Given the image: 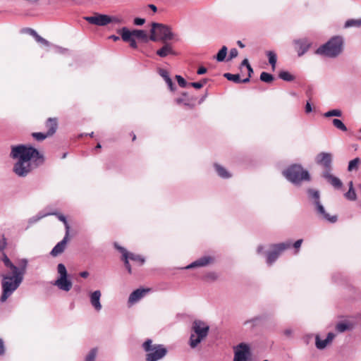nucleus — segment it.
I'll return each instance as SVG.
<instances>
[{"instance_id":"f257e3e1","label":"nucleus","mask_w":361,"mask_h":361,"mask_svg":"<svg viewBox=\"0 0 361 361\" xmlns=\"http://www.w3.org/2000/svg\"><path fill=\"white\" fill-rule=\"evenodd\" d=\"M11 157L18 159L13 166V171L20 177L27 176L44 162L43 155L37 149L24 145L13 146Z\"/></svg>"},{"instance_id":"f03ea898","label":"nucleus","mask_w":361,"mask_h":361,"mask_svg":"<svg viewBox=\"0 0 361 361\" xmlns=\"http://www.w3.org/2000/svg\"><path fill=\"white\" fill-rule=\"evenodd\" d=\"M2 261L5 267L9 269L12 273V276L8 274H1L2 281V294L0 298L1 302H5L8 297L19 287L23 280V276L26 272L27 260L25 259H20L16 266L9 259L7 255L4 253Z\"/></svg>"},{"instance_id":"7ed1b4c3","label":"nucleus","mask_w":361,"mask_h":361,"mask_svg":"<svg viewBox=\"0 0 361 361\" xmlns=\"http://www.w3.org/2000/svg\"><path fill=\"white\" fill-rule=\"evenodd\" d=\"M343 45V41L341 37H333L326 43L319 47L315 53L319 55L334 58L341 53Z\"/></svg>"},{"instance_id":"20e7f679","label":"nucleus","mask_w":361,"mask_h":361,"mask_svg":"<svg viewBox=\"0 0 361 361\" xmlns=\"http://www.w3.org/2000/svg\"><path fill=\"white\" fill-rule=\"evenodd\" d=\"M143 350L147 352L146 361H158L167 353V349L161 344H152V340L147 339L142 344Z\"/></svg>"},{"instance_id":"39448f33","label":"nucleus","mask_w":361,"mask_h":361,"mask_svg":"<svg viewBox=\"0 0 361 361\" xmlns=\"http://www.w3.org/2000/svg\"><path fill=\"white\" fill-rule=\"evenodd\" d=\"M150 32L151 35L149 36V39L153 42H156L157 40L166 42L171 40L174 36L169 26L158 23H152Z\"/></svg>"},{"instance_id":"423d86ee","label":"nucleus","mask_w":361,"mask_h":361,"mask_svg":"<svg viewBox=\"0 0 361 361\" xmlns=\"http://www.w3.org/2000/svg\"><path fill=\"white\" fill-rule=\"evenodd\" d=\"M114 247L121 253V260L123 262L124 266L129 274H132V267L129 260L133 261L137 266H142L145 264V259L142 256L128 252L117 243H114Z\"/></svg>"},{"instance_id":"0eeeda50","label":"nucleus","mask_w":361,"mask_h":361,"mask_svg":"<svg viewBox=\"0 0 361 361\" xmlns=\"http://www.w3.org/2000/svg\"><path fill=\"white\" fill-rule=\"evenodd\" d=\"M192 329L193 333L190 338V345L194 348L207 336L209 327L203 322L195 321Z\"/></svg>"},{"instance_id":"6e6552de","label":"nucleus","mask_w":361,"mask_h":361,"mask_svg":"<svg viewBox=\"0 0 361 361\" xmlns=\"http://www.w3.org/2000/svg\"><path fill=\"white\" fill-rule=\"evenodd\" d=\"M284 176L291 182L299 183L302 180H310L307 171L300 165H293L283 172Z\"/></svg>"},{"instance_id":"1a4fd4ad","label":"nucleus","mask_w":361,"mask_h":361,"mask_svg":"<svg viewBox=\"0 0 361 361\" xmlns=\"http://www.w3.org/2000/svg\"><path fill=\"white\" fill-rule=\"evenodd\" d=\"M308 194L311 198L314 200V204L316 206V209H317L318 214L324 219H325L331 223H335L337 221V216L336 215L331 216L329 214H328L325 211L324 207L322 205V204L319 202V192L317 190L310 189V190H308Z\"/></svg>"},{"instance_id":"9d476101","label":"nucleus","mask_w":361,"mask_h":361,"mask_svg":"<svg viewBox=\"0 0 361 361\" xmlns=\"http://www.w3.org/2000/svg\"><path fill=\"white\" fill-rule=\"evenodd\" d=\"M290 243H281L272 245V250L267 253V262L271 264L274 262L282 252L290 247Z\"/></svg>"},{"instance_id":"9b49d317","label":"nucleus","mask_w":361,"mask_h":361,"mask_svg":"<svg viewBox=\"0 0 361 361\" xmlns=\"http://www.w3.org/2000/svg\"><path fill=\"white\" fill-rule=\"evenodd\" d=\"M250 356V346L241 343L235 348L233 361H247Z\"/></svg>"},{"instance_id":"f8f14e48","label":"nucleus","mask_w":361,"mask_h":361,"mask_svg":"<svg viewBox=\"0 0 361 361\" xmlns=\"http://www.w3.org/2000/svg\"><path fill=\"white\" fill-rule=\"evenodd\" d=\"M316 161L318 164L322 166L326 171H329L331 168L332 154L328 152H321L317 154Z\"/></svg>"},{"instance_id":"ddd939ff","label":"nucleus","mask_w":361,"mask_h":361,"mask_svg":"<svg viewBox=\"0 0 361 361\" xmlns=\"http://www.w3.org/2000/svg\"><path fill=\"white\" fill-rule=\"evenodd\" d=\"M85 20L92 25L105 26L109 24V16L105 14L96 13L92 16L85 18Z\"/></svg>"},{"instance_id":"4468645a","label":"nucleus","mask_w":361,"mask_h":361,"mask_svg":"<svg viewBox=\"0 0 361 361\" xmlns=\"http://www.w3.org/2000/svg\"><path fill=\"white\" fill-rule=\"evenodd\" d=\"M295 50L298 56H302L306 53L311 46V43L307 39H300L294 40Z\"/></svg>"},{"instance_id":"2eb2a0df","label":"nucleus","mask_w":361,"mask_h":361,"mask_svg":"<svg viewBox=\"0 0 361 361\" xmlns=\"http://www.w3.org/2000/svg\"><path fill=\"white\" fill-rule=\"evenodd\" d=\"M118 33L121 35L122 39L125 42H129L131 48H133V49L137 48V42H136L135 38L130 36V30H128L126 27H123L121 30H118Z\"/></svg>"},{"instance_id":"dca6fc26","label":"nucleus","mask_w":361,"mask_h":361,"mask_svg":"<svg viewBox=\"0 0 361 361\" xmlns=\"http://www.w3.org/2000/svg\"><path fill=\"white\" fill-rule=\"evenodd\" d=\"M151 290L150 288H138L133 292L129 296L128 303L134 304L143 298L147 293Z\"/></svg>"},{"instance_id":"f3484780","label":"nucleus","mask_w":361,"mask_h":361,"mask_svg":"<svg viewBox=\"0 0 361 361\" xmlns=\"http://www.w3.org/2000/svg\"><path fill=\"white\" fill-rule=\"evenodd\" d=\"M69 240V234L66 233L63 239L58 243L52 249L51 252V255L54 257L58 256L59 255L61 254L67 245V243Z\"/></svg>"},{"instance_id":"a211bd4d","label":"nucleus","mask_w":361,"mask_h":361,"mask_svg":"<svg viewBox=\"0 0 361 361\" xmlns=\"http://www.w3.org/2000/svg\"><path fill=\"white\" fill-rule=\"evenodd\" d=\"M214 257L211 256H204L202 257L199 258L190 265H188L186 269H191L194 267H205L209 264H212L214 262Z\"/></svg>"},{"instance_id":"6ab92c4d","label":"nucleus","mask_w":361,"mask_h":361,"mask_svg":"<svg viewBox=\"0 0 361 361\" xmlns=\"http://www.w3.org/2000/svg\"><path fill=\"white\" fill-rule=\"evenodd\" d=\"M45 126L47 128V133L48 135L52 136L58 128V120L56 118H49L45 123Z\"/></svg>"},{"instance_id":"aec40b11","label":"nucleus","mask_w":361,"mask_h":361,"mask_svg":"<svg viewBox=\"0 0 361 361\" xmlns=\"http://www.w3.org/2000/svg\"><path fill=\"white\" fill-rule=\"evenodd\" d=\"M54 285L57 286L59 289L68 291L72 288V283L67 277H59L56 281Z\"/></svg>"},{"instance_id":"412c9836","label":"nucleus","mask_w":361,"mask_h":361,"mask_svg":"<svg viewBox=\"0 0 361 361\" xmlns=\"http://www.w3.org/2000/svg\"><path fill=\"white\" fill-rule=\"evenodd\" d=\"M101 292L99 290H95L90 295V302L97 311H99L102 309V305L100 303Z\"/></svg>"},{"instance_id":"4be33fe9","label":"nucleus","mask_w":361,"mask_h":361,"mask_svg":"<svg viewBox=\"0 0 361 361\" xmlns=\"http://www.w3.org/2000/svg\"><path fill=\"white\" fill-rule=\"evenodd\" d=\"M157 54L160 57H166L170 54L174 55L175 51L173 50L172 46L166 43L160 49L157 51Z\"/></svg>"},{"instance_id":"5701e85b","label":"nucleus","mask_w":361,"mask_h":361,"mask_svg":"<svg viewBox=\"0 0 361 361\" xmlns=\"http://www.w3.org/2000/svg\"><path fill=\"white\" fill-rule=\"evenodd\" d=\"M130 36L132 37H136L145 42H147L148 36L147 32L142 30H130Z\"/></svg>"},{"instance_id":"b1692460","label":"nucleus","mask_w":361,"mask_h":361,"mask_svg":"<svg viewBox=\"0 0 361 361\" xmlns=\"http://www.w3.org/2000/svg\"><path fill=\"white\" fill-rule=\"evenodd\" d=\"M324 177L327 179L328 182L331 183L334 188H339L342 186V182L339 178L331 175L329 171H325Z\"/></svg>"},{"instance_id":"393cba45","label":"nucleus","mask_w":361,"mask_h":361,"mask_svg":"<svg viewBox=\"0 0 361 361\" xmlns=\"http://www.w3.org/2000/svg\"><path fill=\"white\" fill-rule=\"evenodd\" d=\"M214 168L220 177L223 178H228L231 176V174L227 171V170L222 166L218 164H215Z\"/></svg>"},{"instance_id":"a878e982","label":"nucleus","mask_w":361,"mask_h":361,"mask_svg":"<svg viewBox=\"0 0 361 361\" xmlns=\"http://www.w3.org/2000/svg\"><path fill=\"white\" fill-rule=\"evenodd\" d=\"M345 197L349 200H352V201H354L356 200L357 198V195H356V193H355V191L353 188V181H350L349 183V190L345 194Z\"/></svg>"},{"instance_id":"bb28decb","label":"nucleus","mask_w":361,"mask_h":361,"mask_svg":"<svg viewBox=\"0 0 361 361\" xmlns=\"http://www.w3.org/2000/svg\"><path fill=\"white\" fill-rule=\"evenodd\" d=\"M344 27L345 28L351 27H361V18L349 19V20H346V22L345 23Z\"/></svg>"},{"instance_id":"cd10ccee","label":"nucleus","mask_w":361,"mask_h":361,"mask_svg":"<svg viewBox=\"0 0 361 361\" xmlns=\"http://www.w3.org/2000/svg\"><path fill=\"white\" fill-rule=\"evenodd\" d=\"M224 77L230 81H233L235 83H241L243 80H240L239 74H231L226 73L224 74Z\"/></svg>"},{"instance_id":"c85d7f7f","label":"nucleus","mask_w":361,"mask_h":361,"mask_svg":"<svg viewBox=\"0 0 361 361\" xmlns=\"http://www.w3.org/2000/svg\"><path fill=\"white\" fill-rule=\"evenodd\" d=\"M175 102L177 104H183L185 106L190 105V99L188 98V94L186 92H183L182 97L176 99Z\"/></svg>"},{"instance_id":"c756f323","label":"nucleus","mask_w":361,"mask_h":361,"mask_svg":"<svg viewBox=\"0 0 361 361\" xmlns=\"http://www.w3.org/2000/svg\"><path fill=\"white\" fill-rule=\"evenodd\" d=\"M279 77L285 81H293L295 77L288 71H281L279 74Z\"/></svg>"},{"instance_id":"7c9ffc66","label":"nucleus","mask_w":361,"mask_h":361,"mask_svg":"<svg viewBox=\"0 0 361 361\" xmlns=\"http://www.w3.org/2000/svg\"><path fill=\"white\" fill-rule=\"evenodd\" d=\"M227 54V47L226 46H223L222 48L219 51L218 54L216 56V59L218 61H223Z\"/></svg>"},{"instance_id":"2f4dec72","label":"nucleus","mask_w":361,"mask_h":361,"mask_svg":"<svg viewBox=\"0 0 361 361\" xmlns=\"http://www.w3.org/2000/svg\"><path fill=\"white\" fill-rule=\"evenodd\" d=\"M332 123L334 126V127H336V128H338V129H339V130H341L342 131H344V132L347 131L346 126L342 122V121H341L340 119L334 118L332 120Z\"/></svg>"},{"instance_id":"473e14b6","label":"nucleus","mask_w":361,"mask_h":361,"mask_svg":"<svg viewBox=\"0 0 361 361\" xmlns=\"http://www.w3.org/2000/svg\"><path fill=\"white\" fill-rule=\"evenodd\" d=\"M32 136L37 141H42V140H45L46 138L50 137V135H48V133L47 132L46 133H32Z\"/></svg>"},{"instance_id":"72a5a7b5","label":"nucleus","mask_w":361,"mask_h":361,"mask_svg":"<svg viewBox=\"0 0 361 361\" xmlns=\"http://www.w3.org/2000/svg\"><path fill=\"white\" fill-rule=\"evenodd\" d=\"M360 163V159L359 158H355L350 161L348 167V171H352L353 170H357L358 169V165Z\"/></svg>"},{"instance_id":"f704fd0d","label":"nucleus","mask_w":361,"mask_h":361,"mask_svg":"<svg viewBox=\"0 0 361 361\" xmlns=\"http://www.w3.org/2000/svg\"><path fill=\"white\" fill-rule=\"evenodd\" d=\"M54 215H56L57 216V218L63 223L64 226H65V228H66V233H70V226L68 223V221H66V219L65 217V216H63V214H59V213H55Z\"/></svg>"},{"instance_id":"c9c22d12","label":"nucleus","mask_w":361,"mask_h":361,"mask_svg":"<svg viewBox=\"0 0 361 361\" xmlns=\"http://www.w3.org/2000/svg\"><path fill=\"white\" fill-rule=\"evenodd\" d=\"M260 80L264 82L270 83L274 80V77L270 73L262 72L260 75Z\"/></svg>"},{"instance_id":"e433bc0d","label":"nucleus","mask_w":361,"mask_h":361,"mask_svg":"<svg viewBox=\"0 0 361 361\" xmlns=\"http://www.w3.org/2000/svg\"><path fill=\"white\" fill-rule=\"evenodd\" d=\"M316 346L318 349H324L329 344L326 339L321 340L319 336H316Z\"/></svg>"},{"instance_id":"4c0bfd02","label":"nucleus","mask_w":361,"mask_h":361,"mask_svg":"<svg viewBox=\"0 0 361 361\" xmlns=\"http://www.w3.org/2000/svg\"><path fill=\"white\" fill-rule=\"evenodd\" d=\"M207 82V79H202L199 82H190L188 84V85L195 89H201Z\"/></svg>"},{"instance_id":"58836bf2","label":"nucleus","mask_w":361,"mask_h":361,"mask_svg":"<svg viewBox=\"0 0 361 361\" xmlns=\"http://www.w3.org/2000/svg\"><path fill=\"white\" fill-rule=\"evenodd\" d=\"M267 55L269 56V62L271 65L272 68L274 69L276 63V55L273 51H269Z\"/></svg>"},{"instance_id":"ea45409f","label":"nucleus","mask_w":361,"mask_h":361,"mask_svg":"<svg viewBox=\"0 0 361 361\" xmlns=\"http://www.w3.org/2000/svg\"><path fill=\"white\" fill-rule=\"evenodd\" d=\"M342 116V111L339 109H333L329 111L324 114L325 117H331V116H338L340 117Z\"/></svg>"},{"instance_id":"a19ab883","label":"nucleus","mask_w":361,"mask_h":361,"mask_svg":"<svg viewBox=\"0 0 361 361\" xmlns=\"http://www.w3.org/2000/svg\"><path fill=\"white\" fill-rule=\"evenodd\" d=\"M123 23H124L123 19L120 16H109V23L122 24Z\"/></svg>"},{"instance_id":"79ce46f5","label":"nucleus","mask_w":361,"mask_h":361,"mask_svg":"<svg viewBox=\"0 0 361 361\" xmlns=\"http://www.w3.org/2000/svg\"><path fill=\"white\" fill-rule=\"evenodd\" d=\"M350 329V326L345 323L340 322L338 323L336 326V329L338 332H344L346 330Z\"/></svg>"},{"instance_id":"37998d69","label":"nucleus","mask_w":361,"mask_h":361,"mask_svg":"<svg viewBox=\"0 0 361 361\" xmlns=\"http://www.w3.org/2000/svg\"><path fill=\"white\" fill-rule=\"evenodd\" d=\"M58 273L60 274V277H67L66 268L63 264H59L57 267Z\"/></svg>"},{"instance_id":"c03bdc74","label":"nucleus","mask_w":361,"mask_h":361,"mask_svg":"<svg viewBox=\"0 0 361 361\" xmlns=\"http://www.w3.org/2000/svg\"><path fill=\"white\" fill-rule=\"evenodd\" d=\"M97 355V349L93 348L86 357L85 361H94Z\"/></svg>"},{"instance_id":"a18cd8bd","label":"nucleus","mask_w":361,"mask_h":361,"mask_svg":"<svg viewBox=\"0 0 361 361\" xmlns=\"http://www.w3.org/2000/svg\"><path fill=\"white\" fill-rule=\"evenodd\" d=\"M176 79L181 87H185L188 85L186 80L180 75H176Z\"/></svg>"},{"instance_id":"49530a36","label":"nucleus","mask_w":361,"mask_h":361,"mask_svg":"<svg viewBox=\"0 0 361 361\" xmlns=\"http://www.w3.org/2000/svg\"><path fill=\"white\" fill-rule=\"evenodd\" d=\"M35 39L38 43H39L45 47L49 46V42L47 39H45L43 37H42L41 36H39L38 34L35 37Z\"/></svg>"},{"instance_id":"de8ad7c7","label":"nucleus","mask_w":361,"mask_h":361,"mask_svg":"<svg viewBox=\"0 0 361 361\" xmlns=\"http://www.w3.org/2000/svg\"><path fill=\"white\" fill-rule=\"evenodd\" d=\"M158 73L164 79V80H166V78H170L169 72L165 69L159 68Z\"/></svg>"},{"instance_id":"09e8293b","label":"nucleus","mask_w":361,"mask_h":361,"mask_svg":"<svg viewBox=\"0 0 361 361\" xmlns=\"http://www.w3.org/2000/svg\"><path fill=\"white\" fill-rule=\"evenodd\" d=\"M247 71H248V76H247V78H245V79H243V80H242V82H243V83H247V82H248L250 81V78H251L252 73H253V69H252V68L251 67V66H248L247 67Z\"/></svg>"},{"instance_id":"8fccbe9b","label":"nucleus","mask_w":361,"mask_h":361,"mask_svg":"<svg viewBox=\"0 0 361 361\" xmlns=\"http://www.w3.org/2000/svg\"><path fill=\"white\" fill-rule=\"evenodd\" d=\"M206 279L211 281H215L218 279V275L215 272H209L206 275Z\"/></svg>"},{"instance_id":"3c124183","label":"nucleus","mask_w":361,"mask_h":361,"mask_svg":"<svg viewBox=\"0 0 361 361\" xmlns=\"http://www.w3.org/2000/svg\"><path fill=\"white\" fill-rule=\"evenodd\" d=\"M238 54V51L236 49L233 48L231 49L229 54V59H232L233 58H235Z\"/></svg>"},{"instance_id":"603ef678","label":"nucleus","mask_w":361,"mask_h":361,"mask_svg":"<svg viewBox=\"0 0 361 361\" xmlns=\"http://www.w3.org/2000/svg\"><path fill=\"white\" fill-rule=\"evenodd\" d=\"M165 82H166V84L168 85L169 89L171 90V91H173L174 89H175V85L172 81V80L171 79V78H166V80H165Z\"/></svg>"},{"instance_id":"864d4df0","label":"nucleus","mask_w":361,"mask_h":361,"mask_svg":"<svg viewBox=\"0 0 361 361\" xmlns=\"http://www.w3.org/2000/svg\"><path fill=\"white\" fill-rule=\"evenodd\" d=\"M145 20L144 18H135L133 20V23L136 25H142L145 23Z\"/></svg>"},{"instance_id":"5fc2aeb1","label":"nucleus","mask_w":361,"mask_h":361,"mask_svg":"<svg viewBox=\"0 0 361 361\" xmlns=\"http://www.w3.org/2000/svg\"><path fill=\"white\" fill-rule=\"evenodd\" d=\"M25 32L32 35L34 38L37 36V33L35 30L32 28L25 29Z\"/></svg>"},{"instance_id":"6e6d98bb","label":"nucleus","mask_w":361,"mask_h":361,"mask_svg":"<svg viewBox=\"0 0 361 361\" xmlns=\"http://www.w3.org/2000/svg\"><path fill=\"white\" fill-rule=\"evenodd\" d=\"M5 353L4 343L2 338H0V355H4Z\"/></svg>"},{"instance_id":"4d7b16f0","label":"nucleus","mask_w":361,"mask_h":361,"mask_svg":"<svg viewBox=\"0 0 361 361\" xmlns=\"http://www.w3.org/2000/svg\"><path fill=\"white\" fill-rule=\"evenodd\" d=\"M6 246V241L4 238L0 239V251L3 250Z\"/></svg>"},{"instance_id":"13d9d810","label":"nucleus","mask_w":361,"mask_h":361,"mask_svg":"<svg viewBox=\"0 0 361 361\" xmlns=\"http://www.w3.org/2000/svg\"><path fill=\"white\" fill-rule=\"evenodd\" d=\"M207 73V68L203 67V66H201L198 68L197 71V73L198 75H202V74H204Z\"/></svg>"},{"instance_id":"bf43d9fd","label":"nucleus","mask_w":361,"mask_h":361,"mask_svg":"<svg viewBox=\"0 0 361 361\" xmlns=\"http://www.w3.org/2000/svg\"><path fill=\"white\" fill-rule=\"evenodd\" d=\"M312 111V106L310 103V102L308 101L305 105V112L307 114H309L310 113L311 111Z\"/></svg>"},{"instance_id":"052dcab7","label":"nucleus","mask_w":361,"mask_h":361,"mask_svg":"<svg viewBox=\"0 0 361 361\" xmlns=\"http://www.w3.org/2000/svg\"><path fill=\"white\" fill-rule=\"evenodd\" d=\"M334 334L333 333H329L328 335H327V337H326V340L329 343H331L332 341V340L334 339Z\"/></svg>"},{"instance_id":"680f3d73","label":"nucleus","mask_w":361,"mask_h":361,"mask_svg":"<svg viewBox=\"0 0 361 361\" xmlns=\"http://www.w3.org/2000/svg\"><path fill=\"white\" fill-rule=\"evenodd\" d=\"M302 243V239L298 240L293 244L294 247L296 248V249L299 248L301 246Z\"/></svg>"},{"instance_id":"e2e57ef3","label":"nucleus","mask_w":361,"mask_h":361,"mask_svg":"<svg viewBox=\"0 0 361 361\" xmlns=\"http://www.w3.org/2000/svg\"><path fill=\"white\" fill-rule=\"evenodd\" d=\"M248 66H250L249 61L247 59H245L241 63V66H246L247 68Z\"/></svg>"},{"instance_id":"0e129e2a","label":"nucleus","mask_w":361,"mask_h":361,"mask_svg":"<svg viewBox=\"0 0 361 361\" xmlns=\"http://www.w3.org/2000/svg\"><path fill=\"white\" fill-rule=\"evenodd\" d=\"M80 276L82 278H87L89 276V273L87 271H82L80 273Z\"/></svg>"},{"instance_id":"69168bd1","label":"nucleus","mask_w":361,"mask_h":361,"mask_svg":"<svg viewBox=\"0 0 361 361\" xmlns=\"http://www.w3.org/2000/svg\"><path fill=\"white\" fill-rule=\"evenodd\" d=\"M154 13L157 12V8L156 7V6H154V4H149L148 6Z\"/></svg>"},{"instance_id":"338daca9","label":"nucleus","mask_w":361,"mask_h":361,"mask_svg":"<svg viewBox=\"0 0 361 361\" xmlns=\"http://www.w3.org/2000/svg\"><path fill=\"white\" fill-rule=\"evenodd\" d=\"M110 39H112L114 41H118L119 39V37L116 35H111L109 37Z\"/></svg>"},{"instance_id":"774afa93","label":"nucleus","mask_w":361,"mask_h":361,"mask_svg":"<svg viewBox=\"0 0 361 361\" xmlns=\"http://www.w3.org/2000/svg\"><path fill=\"white\" fill-rule=\"evenodd\" d=\"M238 45L240 47V48H244L245 47V44H243V42L241 41H238L237 42Z\"/></svg>"}]
</instances>
